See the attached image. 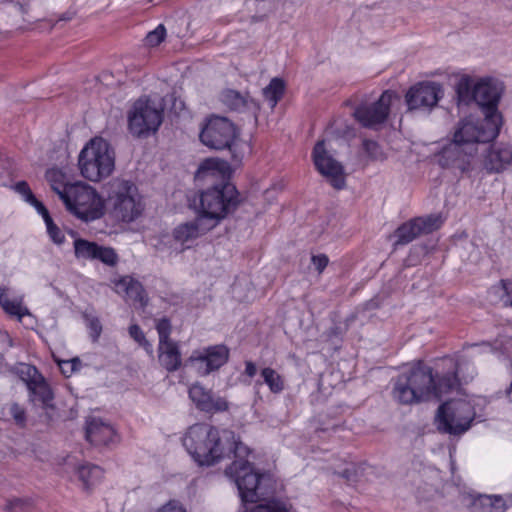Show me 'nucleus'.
<instances>
[{"label": "nucleus", "instance_id": "19", "mask_svg": "<svg viewBox=\"0 0 512 512\" xmlns=\"http://www.w3.org/2000/svg\"><path fill=\"white\" fill-rule=\"evenodd\" d=\"M512 164V146L506 144L493 145L484 160L488 172H502Z\"/></svg>", "mask_w": 512, "mask_h": 512}, {"label": "nucleus", "instance_id": "20", "mask_svg": "<svg viewBox=\"0 0 512 512\" xmlns=\"http://www.w3.org/2000/svg\"><path fill=\"white\" fill-rule=\"evenodd\" d=\"M212 229V225L205 222V218L196 217L194 221L186 222L177 226L173 231L174 239L186 244L204 235Z\"/></svg>", "mask_w": 512, "mask_h": 512}, {"label": "nucleus", "instance_id": "33", "mask_svg": "<svg viewBox=\"0 0 512 512\" xmlns=\"http://www.w3.org/2000/svg\"><path fill=\"white\" fill-rule=\"evenodd\" d=\"M206 405L207 407L203 408V412L206 413H219L229 409V403L226 398L215 395L213 392H211L208 404Z\"/></svg>", "mask_w": 512, "mask_h": 512}, {"label": "nucleus", "instance_id": "11", "mask_svg": "<svg viewBox=\"0 0 512 512\" xmlns=\"http://www.w3.org/2000/svg\"><path fill=\"white\" fill-rule=\"evenodd\" d=\"M238 130L226 117L212 116L203 126L200 132L201 142L215 150L232 149Z\"/></svg>", "mask_w": 512, "mask_h": 512}, {"label": "nucleus", "instance_id": "26", "mask_svg": "<svg viewBox=\"0 0 512 512\" xmlns=\"http://www.w3.org/2000/svg\"><path fill=\"white\" fill-rule=\"evenodd\" d=\"M76 474L86 490L99 483L103 477L102 469L89 463L78 466Z\"/></svg>", "mask_w": 512, "mask_h": 512}, {"label": "nucleus", "instance_id": "46", "mask_svg": "<svg viewBox=\"0 0 512 512\" xmlns=\"http://www.w3.org/2000/svg\"><path fill=\"white\" fill-rule=\"evenodd\" d=\"M311 260L319 274L324 271L329 263V259L325 254L314 255Z\"/></svg>", "mask_w": 512, "mask_h": 512}, {"label": "nucleus", "instance_id": "52", "mask_svg": "<svg viewBox=\"0 0 512 512\" xmlns=\"http://www.w3.org/2000/svg\"><path fill=\"white\" fill-rule=\"evenodd\" d=\"M41 215L43 216V219H44L47 227L49 226V223H54L48 210L46 211V213L43 212Z\"/></svg>", "mask_w": 512, "mask_h": 512}, {"label": "nucleus", "instance_id": "49", "mask_svg": "<svg viewBox=\"0 0 512 512\" xmlns=\"http://www.w3.org/2000/svg\"><path fill=\"white\" fill-rule=\"evenodd\" d=\"M88 326L91 330L93 340L96 341L101 334L102 326L97 318H90Z\"/></svg>", "mask_w": 512, "mask_h": 512}, {"label": "nucleus", "instance_id": "10", "mask_svg": "<svg viewBox=\"0 0 512 512\" xmlns=\"http://www.w3.org/2000/svg\"><path fill=\"white\" fill-rule=\"evenodd\" d=\"M163 120V110L149 99H138L128 113V128L136 137L155 133Z\"/></svg>", "mask_w": 512, "mask_h": 512}, {"label": "nucleus", "instance_id": "23", "mask_svg": "<svg viewBox=\"0 0 512 512\" xmlns=\"http://www.w3.org/2000/svg\"><path fill=\"white\" fill-rule=\"evenodd\" d=\"M159 362L169 372L176 371L181 365L179 346L174 341L159 343Z\"/></svg>", "mask_w": 512, "mask_h": 512}, {"label": "nucleus", "instance_id": "45", "mask_svg": "<svg viewBox=\"0 0 512 512\" xmlns=\"http://www.w3.org/2000/svg\"><path fill=\"white\" fill-rule=\"evenodd\" d=\"M155 512H187L184 506L177 500H171Z\"/></svg>", "mask_w": 512, "mask_h": 512}, {"label": "nucleus", "instance_id": "53", "mask_svg": "<svg viewBox=\"0 0 512 512\" xmlns=\"http://www.w3.org/2000/svg\"><path fill=\"white\" fill-rule=\"evenodd\" d=\"M506 398L510 403H512V382L510 383L509 387L505 391Z\"/></svg>", "mask_w": 512, "mask_h": 512}, {"label": "nucleus", "instance_id": "31", "mask_svg": "<svg viewBox=\"0 0 512 512\" xmlns=\"http://www.w3.org/2000/svg\"><path fill=\"white\" fill-rule=\"evenodd\" d=\"M0 305L5 312L22 318L28 314V310L21 305L19 301H11L8 299L6 290L0 287Z\"/></svg>", "mask_w": 512, "mask_h": 512}, {"label": "nucleus", "instance_id": "14", "mask_svg": "<svg viewBox=\"0 0 512 512\" xmlns=\"http://www.w3.org/2000/svg\"><path fill=\"white\" fill-rule=\"evenodd\" d=\"M443 95L442 87L435 82H421L412 86L405 95L409 110L435 107Z\"/></svg>", "mask_w": 512, "mask_h": 512}, {"label": "nucleus", "instance_id": "12", "mask_svg": "<svg viewBox=\"0 0 512 512\" xmlns=\"http://www.w3.org/2000/svg\"><path fill=\"white\" fill-rule=\"evenodd\" d=\"M313 161L317 171L337 190L343 189L345 182L344 167L326 150L324 141H318L313 149Z\"/></svg>", "mask_w": 512, "mask_h": 512}, {"label": "nucleus", "instance_id": "50", "mask_svg": "<svg viewBox=\"0 0 512 512\" xmlns=\"http://www.w3.org/2000/svg\"><path fill=\"white\" fill-rule=\"evenodd\" d=\"M257 368L256 365L252 361H246L245 363V373L249 377H254L256 375Z\"/></svg>", "mask_w": 512, "mask_h": 512}, {"label": "nucleus", "instance_id": "8", "mask_svg": "<svg viewBox=\"0 0 512 512\" xmlns=\"http://www.w3.org/2000/svg\"><path fill=\"white\" fill-rule=\"evenodd\" d=\"M62 201L70 213L85 222L98 219L103 214L101 198L83 182L72 183Z\"/></svg>", "mask_w": 512, "mask_h": 512}, {"label": "nucleus", "instance_id": "22", "mask_svg": "<svg viewBox=\"0 0 512 512\" xmlns=\"http://www.w3.org/2000/svg\"><path fill=\"white\" fill-rule=\"evenodd\" d=\"M115 286L118 293L124 294L133 303H138L140 307H145L147 305L148 298L139 281L126 276L117 281Z\"/></svg>", "mask_w": 512, "mask_h": 512}, {"label": "nucleus", "instance_id": "29", "mask_svg": "<svg viewBox=\"0 0 512 512\" xmlns=\"http://www.w3.org/2000/svg\"><path fill=\"white\" fill-rule=\"evenodd\" d=\"M261 376L272 393H280L284 389V380L281 375L270 367L261 370Z\"/></svg>", "mask_w": 512, "mask_h": 512}, {"label": "nucleus", "instance_id": "39", "mask_svg": "<svg viewBox=\"0 0 512 512\" xmlns=\"http://www.w3.org/2000/svg\"><path fill=\"white\" fill-rule=\"evenodd\" d=\"M6 509L8 512H32V505L29 501L14 499L8 502Z\"/></svg>", "mask_w": 512, "mask_h": 512}, {"label": "nucleus", "instance_id": "2", "mask_svg": "<svg viewBox=\"0 0 512 512\" xmlns=\"http://www.w3.org/2000/svg\"><path fill=\"white\" fill-rule=\"evenodd\" d=\"M446 371L439 372L423 361H417L409 369L397 376L393 387V397L401 404L411 405L432 398L440 399L457 387L458 364L452 358L442 361Z\"/></svg>", "mask_w": 512, "mask_h": 512}, {"label": "nucleus", "instance_id": "16", "mask_svg": "<svg viewBox=\"0 0 512 512\" xmlns=\"http://www.w3.org/2000/svg\"><path fill=\"white\" fill-rule=\"evenodd\" d=\"M442 224L440 215H428L426 217L415 218L403 225L396 230V236L398 240L397 245H404L421 234H428L438 229Z\"/></svg>", "mask_w": 512, "mask_h": 512}, {"label": "nucleus", "instance_id": "24", "mask_svg": "<svg viewBox=\"0 0 512 512\" xmlns=\"http://www.w3.org/2000/svg\"><path fill=\"white\" fill-rule=\"evenodd\" d=\"M220 100L226 107L233 111L242 112L252 107L257 108L253 99L232 89L222 91Z\"/></svg>", "mask_w": 512, "mask_h": 512}, {"label": "nucleus", "instance_id": "32", "mask_svg": "<svg viewBox=\"0 0 512 512\" xmlns=\"http://www.w3.org/2000/svg\"><path fill=\"white\" fill-rule=\"evenodd\" d=\"M16 373L27 387L42 376L36 367L25 363H21L16 367Z\"/></svg>", "mask_w": 512, "mask_h": 512}, {"label": "nucleus", "instance_id": "7", "mask_svg": "<svg viewBox=\"0 0 512 512\" xmlns=\"http://www.w3.org/2000/svg\"><path fill=\"white\" fill-rule=\"evenodd\" d=\"M106 201L113 217L123 222L134 221L143 210L136 185L124 179L110 182Z\"/></svg>", "mask_w": 512, "mask_h": 512}, {"label": "nucleus", "instance_id": "35", "mask_svg": "<svg viewBox=\"0 0 512 512\" xmlns=\"http://www.w3.org/2000/svg\"><path fill=\"white\" fill-rule=\"evenodd\" d=\"M492 289L500 296L505 306H512V280H501Z\"/></svg>", "mask_w": 512, "mask_h": 512}, {"label": "nucleus", "instance_id": "17", "mask_svg": "<svg viewBox=\"0 0 512 512\" xmlns=\"http://www.w3.org/2000/svg\"><path fill=\"white\" fill-rule=\"evenodd\" d=\"M74 252L78 259L100 260L109 266H114L118 261V256L113 248L103 247L81 238L74 241Z\"/></svg>", "mask_w": 512, "mask_h": 512}, {"label": "nucleus", "instance_id": "27", "mask_svg": "<svg viewBox=\"0 0 512 512\" xmlns=\"http://www.w3.org/2000/svg\"><path fill=\"white\" fill-rule=\"evenodd\" d=\"M46 179L49 182L51 189L59 196L61 200L68 192V188L71 187L72 184L66 181L65 174L57 168L47 170Z\"/></svg>", "mask_w": 512, "mask_h": 512}, {"label": "nucleus", "instance_id": "48", "mask_svg": "<svg viewBox=\"0 0 512 512\" xmlns=\"http://www.w3.org/2000/svg\"><path fill=\"white\" fill-rule=\"evenodd\" d=\"M15 189L17 192L22 194L25 197L27 202H30L33 197H35L29 187V185L25 181H20L15 185Z\"/></svg>", "mask_w": 512, "mask_h": 512}, {"label": "nucleus", "instance_id": "51", "mask_svg": "<svg viewBox=\"0 0 512 512\" xmlns=\"http://www.w3.org/2000/svg\"><path fill=\"white\" fill-rule=\"evenodd\" d=\"M29 203L32 204L40 214H42L43 212L46 213L47 208L43 205L42 202L37 200L36 197H33Z\"/></svg>", "mask_w": 512, "mask_h": 512}, {"label": "nucleus", "instance_id": "15", "mask_svg": "<svg viewBox=\"0 0 512 512\" xmlns=\"http://www.w3.org/2000/svg\"><path fill=\"white\" fill-rule=\"evenodd\" d=\"M229 355V348L224 344H218L204 348L202 351H194L189 361L197 364L199 373L205 376L226 364Z\"/></svg>", "mask_w": 512, "mask_h": 512}, {"label": "nucleus", "instance_id": "4", "mask_svg": "<svg viewBox=\"0 0 512 512\" xmlns=\"http://www.w3.org/2000/svg\"><path fill=\"white\" fill-rule=\"evenodd\" d=\"M503 92V85L493 78H482L474 82L472 78L463 76L456 85L459 104L475 101L481 108L484 117L502 124V115L498 103Z\"/></svg>", "mask_w": 512, "mask_h": 512}, {"label": "nucleus", "instance_id": "38", "mask_svg": "<svg viewBox=\"0 0 512 512\" xmlns=\"http://www.w3.org/2000/svg\"><path fill=\"white\" fill-rule=\"evenodd\" d=\"M166 30L163 25H159L155 30L149 32L146 36V43L149 46L159 45L165 38Z\"/></svg>", "mask_w": 512, "mask_h": 512}, {"label": "nucleus", "instance_id": "21", "mask_svg": "<svg viewBox=\"0 0 512 512\" xmlns=\"http://www.w3.org/2000/svg\"><path fill=\"white\" fill-rule=\"evenodd\" d=\"M85 436L94 445H107L112 441L114 430L101 419L91 418L87 421Z\"/></svg>", "mask_w": 512, "mask_h": 512}, {"label": "nucleus", "instance_id": "28", "mask_svg": "<svg viewBox=\"0 0 512 512\" xmlns=\"http://www.w3.org/2000/svg\"><path fill=\"white\" fill-rule=\"evenodd\" d=\"M285 91V83L280 78H273L269 85L263 89V95L269 101L271 108H274L282 98Z\"/></svg>", "mask_w": 512, "mask_h": 512}, {"label": "nucleus", "instance_id": "6", "mask_svg": "<svg viewBox=\"0 0 512 512\" xmlns=\"http://www.w3.org/2000/svg\"><path fill=\"white\" fill-rule=\"evenodd\" d=\"M239 204L236 187L229 182H221L201 192L199 196V217L214 228Z\"/></svg>", "mask_w": 512, "mask_h": 512}, {"label": "nucleus", "instance_id": "34", "mask_svg": "<svg viewBox=\"0 0 512 512\" xmlns=\"http://www.w3.org/2000/svg\"><path fill=\"white\" fill-rule=\"evenodd\" d=\"M363 149L371 161H383L386 159L381 146L373 140H364Z\"/></svg>", "mask_w": 512, "mask_h": 512}, {"label": "nucleus", "instance_id": "1", "mask_svg": "<svg viewBox=\"0 0 512 512\" xmlns=\"http://www.w3.org/2000/svg\"><path fill=\"white\" fill-rule=\"evenodd\" d=\"M187 452L199 465L211 466L234 455V461L225 469L245 503L266 500L275 492V481L270 473H258L246 459L250 449L229 429H219L206 423L190 426L182 439Z\"/></svg>", "mask_w": 512, "mask_h": 512}, {"label": "nucleus", "instance_id": "42", "mask_svg": "<svg viewBox=\"0 0 512 512\" xmlns=\"http://www.w3.org/2000/svg\"><path fill=\"white\" fill-rule=\"evenodd\" d=\"M59 366L61 368L62 373L65 376H70L73 372L77 371L81 366V361L79 358H73L71 360L61 361L59 362Z\"/></svg>", "mask_w": 512, "mask_h": 512}, {"label": "nucleus", "instance_id": "36", "mask_svg": "<svg viewBox=\"0 0 512 512\" xmlns=\"http://www.w3.org/2000/svg\"><path fill=\"white\" fill-rule=\"evenodd\" d=\"M250 512H288L286 505L280 501L270 500L258 504Z\"/></svg>", "mask_w": 512, "mask_h": 512}, {"label": "nucleus", "instance_id": "5", "mask_svg": "<svg viewBox=\"0 0 512 512\" xmlns=\"http://www.w3.org/2000/svg\"><path fill=\"white\" fill-rule=\"evenodd\" d=\"M78 165L84 178L92 182H99L109 177L114 171V149L105 139L93 138L81 150Z\"/></svg>", "mask_w": 512, "mask_h": 512}, {"label": "nucleus", "instance_id": "3", "mask_svg": "<svg viewBox=\"0 0 512 512\" xmlns=\"http://www.w3.org/2000/svg\"><path fill=\"white\" fill-rule=\"evenodd\" d=\"M502 124L484 117L483 120L461 122L454 134V143L443 152L441 161L443 165L465 171L469 165L470 157L477 152L476 144L487 143L494 140Z\"/></svg>", "mask_w": 512, "mask_h": 512}, {"label": "nucleus", "instance_id": "9", "mask_svg": "<svg viewBox=\"0 0 512 512\" xmlns=\"http://www.w3.org/2000/svg\"><path fill=\"white\" fill-rule=\"evenodd\" d=\"M475 415L474 407L470 402L464 399L450 400L438 408L437 427L441 432L455 436L461 435L469 430Z\"/></svg>", "mask_w": 512, "mask_h": 512}, {"label": "nucleus", "instance_id": "44", "mask_svg": "<svg viewBox=\"0 0 512 512\" xmlns=\"http://www.w3.org/2000/svg\"><path fill=\"white\" fill-rule=\"evenodd\" d=\"M47 232L54 243L62 244L64 242V234L61 232V230L57 227L55 223H49Z\"/></svg>", "mask_w": 512, "mask_h": 512}, {"label": "nucleus", "instance_id": "40", "mask_svg": "<svg viewBox=\"0 0 512 512\" xmlns=\"http://www.w3.org/2000/svg\"><path fill=\"white\" fill-rule=\"evenodd\" d=\"M130 336L142 345L147 351H151V344L146 340L145 335L138 325H131L129 328Z\"/></svg>", "mask_w": 512, "mask_h": 512}, {"label": "nucleus", "instance_id": "30", "mask_svg": "<svg viewBox=\"0 0 512 512\" xmlns=\"http://www.w3.org/2000/svg\"><path fill=\"white\" fill-rule=\"evenodd\" d=\"M212 390L206 389L204 386H202L199 383H196L192 385L189 388V397L192 400V402L196 405V407L203 411V408L208 404L209 396L211 394Z\"/></svg>", "mask_w": 512, "mask_h": 512}, {"label": "nucleus", "instance_id": "25", "mask_svg": "<svg viewBox=\"0 0 512 512\" xmlns=\"http://www.w3.org/2000/svg\"><path fill=\"white\" fill-rule=\"evenodd\" d=\"M472 508L478 512H505L506 501L499 495H479L472 502Z\"/></svg>", "mask_w": 512, "mask_h": 512}, {"label": "nucleus", "instance_id": "37", "mask_svg": "<svg viewBox=\"0 0 512 512\" xmlns=\"http://www.w3.org/2000/svg\"><path fill=\"white\" fill-rule=\"evenodd\" d=\"M156 329L159 334V343L172 341L169 337L171 332V324L167 318L160 319L157 322Z\"/></svg>", "mask_w": 512, "mask_h": 512}, {"label": "nucleus", "instance_id": "47", "mask_svg": "<svg viewBox=\"0 0 512 512\" xmlns=\"http://www.w3.org/2000/svg\"><path fill=\"white\" fill-rule=\"evenodd\" d=\"M339 475L348 483H354L358 480V471L354 464L349 465Z\"/></svg>", "mask_w": 512, "mask_h": 512}, {"label": "nucleus", "instance_id": "41", "mask_svg": "<svg viewBox=\"0 0 512 512\" xmlns=\"http://www.w3.org/2000/svg\"><path fill=\"white\" fill-rule=\"evenodd\" d=\"M224 163L216 160V159H206L199 167L200 173H208L211 176H214L215 172L220 170V167Z\"/></svg>", "mask_w": 512, "mask_h": 512}, {"label": "nucleus", "instance_id": "13", "mask_svg": "<svg viewBox=\"0 0 512 512\" xmlns=\"http://www.w3.org/2000/svg\"><path fill=\"white\" fill-rule=\"evenodd\" d=\"M393 97L392 92L385 91L376 102L356 107L353 115L364 127L372 128L382 124L389 115Z\"/></svg>", "mask_w": 512, "mask_h": 512}, {"label": "nucleus", "instance_id": "18", "mask_svg": "<svg viewBox=\"0 0 512 512\" xmlns=\"http://www.w3.org/2000/svg\"><path fill=\"white\" fill-rule=\"evenodd\" d=\"M27 388L30 400L35 405H41L46 410L48 419L52 420L54 417L53 393L45 378L41 376L40 379L33 381Z\"/></svg>", "mask_w": 512, "mask_h": 512}, {"label": "nucleus", "instance_id": "43", "mask_svg": "<svg viewBox=\"0 0 512 512\" xmlns=\"http://www.w3.org/2000/svg\"><path fill=\"white\" fill-rule=\"evenodd\" d=\"M10 415L15 420L16 424L24 426L26 422L25 410L17 403H13L9 407Z\"/></svg>", "mask_w": 512, "mask_h": 512}]
</instances>
